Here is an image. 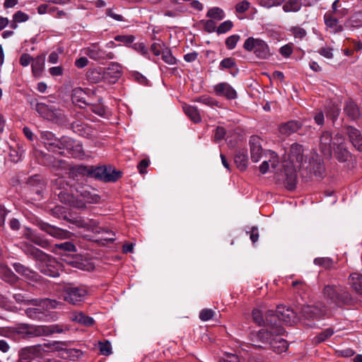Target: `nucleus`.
Masks as SVG:
<instances>
[{"mask_svg":"<svg viewBox=\"0 0 362 362\" xmlns=\"http://www.w3.org/2000/svg\"><path fill=\"white\" fill-rule=\"evenodd\" d=\"M74 224L79 227L86 228L88 230H90L95 233H105L110 234L107 230L98 226V222L94 219H84L79 218L74 221Z\"/></svg>","mask_w":362,"mask_h":362,"instance_id":"20","label":"nucleus"},{"mask_svg":"<svg viewBox=\"0 0 362 362\" xmlns=\"http://www.w3.org/2000/svg\"><path fill=\"white\" fill-rule=\"evenodd\" d=\"M240 39V36L238 35H233L227 37L226 40V45L228 49H233L235 47L237 42Z\"/></svg>","mask_w":362,"mask_h":362,"instance_id":"61","label":"nucleus"},{"mask_svg":"<svg viewBox=\"0 0 362 362\" xmlns=\"http://www.w3.org/2000/svg\"><path fill=\"white\" fill-rule=\"evenodd\" d=\"M288 32L295 40L301 41L307 36V31L300 25L292 26L288 29Z\"/></svg>","mask_w":362,"mask_h":362,"instance_id":"40","label":"nucleus"},{"mask_svg":"<svg viewBox=\"0 0 362 362\" xmlns=\"http://www.w3.org/2000/svg\"><path fill=\"white\" fill-rule=\"evenodd\" d=\"M134 40L135 37L132 35H119L115 37V40L122 42L127 46L132 44L134 41Z\"/></svg>","mask_w":362,"mask_h":362,"instance_id":"58","label":"nucleus"},{"mask_svg":"<svg viewBox=\"0 0 362 362\" xmlns=\"http://www.w3.org/2000/svg\"><path fill=\"white\" fill-rule=\"evenodd\" d=\"M121 66L116 62L112 63L104 69L105 81L108 83H115L121 76Z\"/></svg>","mask_w":362,"mask_h":362,"instance_id":"22","label":"nucleus"},{"mask_svg":"<svg viewBox=\"0 0 362 362\" xmlns=\"http://www.w3.org/2000/svg\"><path fill=\"white\" fill-rule=\"evenodd\" d=\"M195 101L203 103L209 107H221V103L216 100L215 98L210 97L209 95H202L197 98Z\"/></svg>","mask_w":362,"mask_h":362,"instance_id":"43","label":"nucleus"},{"mask_svg":"<svg viewBox=\"0 0 362 362\" xmlns=\"http://www.w3.org/2000/svg\"><path fill=\"white\" fill-rule=\"evenodd\" d=\"M234 162L238 168L245 170L247 167L248 157L246 149L239 150L235 155Z\"/></svg>","mask_w":362,"mask_h":362,"instance_id":"33","label":"nucleus"},{"mask_svg":"<svg viewBox=\"0 0 362 362\" xmlns=\"http://www.w3.org/2000/svg\"><path fill=\"white\" fill-rule=\"evenodd\" d=\"M25 237L34 244L42 248L47 249L50 245L49 242L47 239L35 233L30 229H28L27 232L25 233Z\"/></svg>","mask_w":362,"mask_h":362,"instance_id":"29","label":"nucleus"},{"mask_svg":"<svg viewBox=\"0 0 362 362\" xmlns=\"http://www.w3.org/2000/svg\"><path fill=\"white\" fill-rule=\"evenodd\" d=\"M334 333V330L332 328H327L320 333H319L315 338L314 341L317 344H320L321 342L325 341L326 339L329 338Z\"/></svg>","mask_w":362,"mask_h":362,"instance_id":"49","label":"nucleus"},{"mask_svg":"<svg viewBox=\"0 0 362 362\" xmlns=\"http://www.w3.org/2000/svg\"><path fill=\"white\" fill-rule=\"evenodd\" d=\"M324 20L327 27L332 29L334 33H339L343 30V27L339 24L337 17L331 12H327L325 14Z\"/></svg>","mask_w":362,"mask_h":362,"instance_id":"31","label":"nucleus"},{"mask_svg":"<svg viewBox=\"0 0 362 362\" xmlns=\"http://www.w3.org/2000/svg\"><path fill=\"white\" fill-rule=\"evenodd\" d=\"M200 23L204 25V30L206 32L213 33L216 30V24L214 20H202Z\"/></svg>","mask_w":362,"mask_h":362,"instance_id":"57","label":"nucleus"},{"mask_svg":"<svg viewBox=\"0 0 362 362\" xmlns=\"http://www.w3.org/2000/svg\"><path fill=\"white\" fill-rule=\"evenodd\" d=\"M41 345H42V351H45L44 348H47L48 350H52V351H59V350L62 349V346H65L66 344L64 342H62V341H54L49 342V343H45Z\"/></svg>","mask_w":362,"mask_h":362,"instance_id":"51","label":"nucleus"},{"mask_svg":"<svg viewBox=\"0 0 362 362\" xmlns=\"http://www.w3.org/2000/svg\"><path fill=\"white\" fill-rule=\"evenodd\" d=\"M25 312L29 318L35 320H42L45 317V312L40 308H29Z\"/></svg>","mask_w":362,"mask_h":362,"instance_id":"37","label":"nucleus"},{"mask_svg":"<svg viewBox=\"0 0 362 362\" xmlns=\"http://www.w3.org/2000/svg\"><path fill=\"white\" fill-rule=\"evenodd\" d=\"M88 293L86 286L67 285L63 288L62 297L68 303L78 305L86 299Z\"/></svg>","mask_w":362,"mask_h":362,"instance_id":"6","label":"nucleus"},{"mask_svg":"<svg viewBox=\"0 0 362 362\" xmlns=\"http://www.w3.org/2000/svg\"><path fill=\"white\" fill-rule=\"evenodd\" d=\"M54 248L56 250H61L67 252H75L76 250V246L71 242H64L59 244H55Z\"/></svg>","mask_w":362,"mask_h":362,"instance_id":"55","label":"nucleus"},{"mask_svg":"<svg viewBox=\"0 0 362 362\" xmlns=\"http://www.w3.org/2000/svg\"><path fill=\"white\" fill-rule=\"evenodd\" d=\"M132 49H134L137 52L142 54L144 57L150 59L149 53L148 51V48L146 47L145 44L143 42H136L132 45Z\"/></svg>","mask_w":362,"mask_h":362,"instance_id":"52","label":"nucleus"},{"mask_svg":"<svg viewBox=\"0 0 362 362\" xmlns=\"http://www.w3.org/2000/svg\"><path fill=\"white\" fill-rule=\"evenodd\" d=\"M46 336L45 325H29L28 339Z\"/></svg>","mask_w":362,"mask_h":362,"instance_id":"38","label":"nucleus"},{"mask_svg":"<svg viewBox=\"0 0 362 362\" xmlns=\"http://www.w3.org/2000/svg\"><path fill=\"white\" fill-rule=\"evenodd\" d=\"M252 316L254 322L259 326L267 327L266 330H272V325L276 323L277 319V317L274 316V312L272 310H267L264 316L260 310L254 309Z\"/></svg>","mask_w":362,"mask_h":362,"instance_id":"11","label":"nucleus"},{"mask_svg":"<svg viewBox=\"0 0 362 362\" xmlns=\"http://www.w3.org/2000/svg\"><path fill=\"white\" fill-rule=\"evenodd\" d=\"M286 0H258L260 6L267 8L280 6Z\"/></svg>","mask_w":362,"mask_h":362,"instance_id":"56","label":"nucleus"},{"mask_svg":"<svg viewBox=\"0 0 362 362\" xmlns=\"http://www.w3.org/2000/svg\"><path fill=\"white\" fill-rule=\"evenodd\" d=\"M233 68H235L237 71H238L235 59L232 57L225 58L219 64V69L221 70L231 69Z\"/></svg>","mask_w":362,"mask_h":362,"instance_id":"47","label":"nucleus"},{"mask_svg":"<svg viewBox=\"0 0 362 362\" xmlns=\"http://www.w3.org/2000/svg\"><path fill=\"white\" fill-rule=\"evenodd\" d=\"M13 267L17 273L23 275L26 279L33 281H37L38 280V274L23 264L16 262L13 264Z\"/></svg>","mask_w":362,"mask_h":362,"instance_id":"26","label":"nucleus"},{"mask_svg":"<svg viewBox=\"0 0 362 362\" xmlns=\"http://www.w3.org/2000/svg\"><path fill=\"white\" fill-rule=\"evenodd\" d=\"M251 159L257 163L259 160L262 154V148L260 139L257 136H252L250 139Z\"/></svg>","mask_w":362,"mask_h":362,"instance_id":"25","label":"nucleus"},{"mask_svg":"<svg viewBox=\"0 0 362 362\" xmlns=\"http://www.w3.org/2000/svg\"><path fill=\"white\" fill-rule=\"evenodd\" d=\"M314 263L326 269H332L334 264V261L329 257H317L314 259Z\"/></svg>","mask_w":362,"mask_h":362,"instance_id":"45","label":"nucleus"},{"mask_svg":"<svg viewBox=\"0 0 362 362\" xmlns=\"http://www.w3.org/2000/svg\"><path fill=\"white\" fill-rule=\"evenodd\" d=\"M206 16L211 19H214L216 21H221L224 18L225 13H224L222 9H221L220 8L213 7L208 11V12L206 13Z\"/></svg>","mask_w":362,"mask_h":362,"instance_id":"44","label":"nucleus"},{"mask_svg":"<svg viewBox=\"0 0 362 362\" xmlns=\"http://www.w3.org/2000/svg\"><path fill=\"white\" fill-rule=\"evenodd\" d=\"M233 23L230 21H226L220 24L217 28L216 32L218 34L226 33L233 28Z\"/></svg>","mask_w":362,"mask_h":362,"instance_id":"63","label":"nucleus"},{"mask_svg":"<svg viewBox=\"0 0 362 362\" xmlns=\"http://www.w3.org/2000/svg\"><path fill=\"white\" fill-rule=\"evenodd\" d=\"M66 330H68V328L62 325L54 324L45 325L46 336H49L54 333H62Z\"/></svg>","mask_w":362,"mask_h":362,"instance_id":"46","label":"nucleus"},{"mask_svg":"<svg viewBox=\"0 0 362 362\" xmlns=\"http://www.w3.org/2000/svg\"><path fill=\"white\" fill-rule=\"evenodd\" d=\"M288 159L291 166L300 168L303 162V148L298 144H293L290 148Z\"/></svg>","mask_w":362,"mask_h":362,"instance_id":"18","label":"nucleus"},{"mask_svg":"<svg viewBox=\"0 0 362 362\" xmlns=\"http://www.w3.org/2000/svg\"><path fill=\"white\" fill-rule=\"evenodd\" d=\"M42 345L26 346L20 350L17 362H33L35 357L42 354Z\"/></svg>","mask_w":362,"mask_h":362,"instance_id":"14","label":"nucleus"},{"mask_svg":"<svg viewBox=\"0 0 362 362\" xmlns=\"http://www.w3.org/2000/svg\"><path fill=\"white\" fill-rule=\"evenodd\" d=\"M31 105L40 116L45 119L55 123L62 122L64 120V116L62 111L57 109L53 105H47L41 102H36L35 104L32 103Z\"/></svg>","mask_w":362,"mask_h":362,"instance_id":"9","label":"nucleus"},{"mask_svg":"<svg viewBox=\"0 0 362 362\" xmlns=\"http://www.w3.org/2000/svg\"><path fill=\"white\" fill-rule=\"evenodd\" d=\"M214 90L216 95L225 97L228 100H234L238 96L236 90L226 82L218 83L214 86Z\"/></svg>","mask_w":362,"mask_h":362,"instance_id":"17","label":"nucleus"},{"mask_svg":"<svg viewBox=\"0 0 362 362\" xmlns=\"http://www.w3.org/2000/svg\"><path fill=\"white\" fill-rule=\"evenodd\" d=\"M86 76L88 80L94 83H99L103 80L105 81V74H104V69L101 67H98L95 69H90L87 74Z\"/></svg>","mask_w":362,"mask_h":362,"instance_id":"34","label":"nucleus"},{"mask_svg":"<svg viewBox=\"0 0 362 362\" xmlns=\"http://www.w3.org/2000/svg\"><path fill=\"white\" fill-rule=\"evenodd\" d=\"M53 187L56 189L59 190L57 195L62 202L72 204L73 197L70 194L66 192L69 185L63 177H58L55 179L53 182Z\"/></svg>","mask_w":362,"mask_h":362,"instance_id":"16","label":"nucleus"},{"mask_svg":"<svg viewBox=\"0 0 362 362\" xmlns=\"http://www.w3.org/2000/svg\"><path fill=\"white\" fill-rule=\"evenodd\" d=\"M296 168H298V167L291 166L289 165H286V166L284 168V173L286 176L284 180V185L285 187L289 190L293 189L296 185Z\"/></svg>","mask_w":362,"mask_h":362,"instance_id":"24","label":"nucleus"},{"mask_svg":"<svg viewBox=\"0 0 362 362\" xmlns=\"http://www.w3.org/2000/svg\"><path fill=\"white\" fill-rule=\"evenodd\" d=\"M57 150L56 153L62 154V150L71 151V155L74 157L82 156L83 148L79 144H75V141L67 136H62L58 140Z\"/></svg>","mask_w":362,"mask_h":362,"instance_id":"12","label":"nucleus"},{"mask_svg":"<svg viewBox=\"0 0 362 362\" xmlns=\"http://www.w3.org/2000/svg\"><path fill=\"white\" fill-rule=\"evenodd\" d=\"M70 174L72 176L77 174L88 175L91 177L104 181L105 182H115L122 177V172L112 168L111 166H98L87 168L83 165L72 168L70 169Z\"/></svg>","mask_w":362,"mask_h":362,"instance_id":"3","label":"nucleus"},{"mask_svg":"<svg viewBox=\"0 0 362 362\" xmlns=\"http://www.w3.org/2000/svg\"><path fill=\"white\" fill-rule=\"evenodd\" d=\"M302 124L296 120H291L279 127V132L284 136H289L300 129Z\"/></svg>","mask_w":362,"mask_h":362,"instance_id":"28","label":"nucleus"},{"mask_svg":"<svg viewBox=\"0 0 362 362\" xmlns=\"http://www.w3.org/2000/svg\"><path fill=\"white\" fill-rule=\"evenodd\" d=\"M161 58L165 63L170 65H174L177 62L175 57L172 54L171 50L167 47H165L162 50Z\"/></svg>","mask_w":362,"mask_h":362,"instance_id":"48","label":"nucleus"},{"mask_svg":"<svg viewBox=\"0 0 362 362\" xmlns=\"http://www.w3.org/2000/svg\"><path fill=\"white\" fill-rule=\"evenodd\" d=\"M346 134L350 143L358 151H362V134L360 130L349 125L345 127Z\"/></svg>","mask_w":362,"mask_h":362,"instance_id":"19","label":"nucleus"},{"mask_svg":"<svg viewBox=\"0 0 362 362\" xmlns=\"http://www.w3.org/2000/svg\"><path fill=\"white\" fill-rule=\"evenodd\" d=\"M45 61V55L40 54L33 58L32 61V73L35 78H38L42 73Z\"/></svg>","mask_w":362,"mask_h":362,"instance_id":"30","label":"nucleus"},{"mask_svg":"<svg viewBox=\"0 0 362 362\" xmlns=\"http://www.w3.org/2000/svg\"><path fill=\"white\" fill-rule=\"evenodd\" d=\"M75 320L86 326H90L94 322V320L92 317L86 316L81 313L76 315Z\"/></svg>","mask_w":362,"mask_h":362,"instance_id":"53","label":"nucleus"},{"mask_svg":"<svg viewBox=\"0 0 362 362\" xmlns=\"http://www.w3.org/2000/svg\"><path fill=\"white\" fill-rule=\"evenodd\" d=\"M0 277L10 284H13L18 281V276L4 264L0 265Z\"/></svg>","mask_w":362,"mask_h":362,"instance_id":"35","label":"nucleus"},{"mask_svg":"<svg viewBox=\"0 0 362 362\" xmlns=\"http://www.w3.org/2000/svg\"><path fill=\"white\" fill-rule=\"evenodd\" d=\"M302 4L299 0H288L283 5V10L286 13L298 12L300 10Z\"/></svg>","mask_w":362,"mask_h":362,"instance_id":"41","label":"nucleus"},{"mask_svg":"<svg viewBox=\"0 0 362 362\" xmlns=\"http://www.w3.org/2000/svg\"><path fill=\"white\" fill-rule=\"evenodd\" d=\"M29 324H21L16 328V332L24 339H28Z\"/></svg>","mask_w":362,"mask_h":362,"instance_id":"60","label":"nucleus"},{"mask_svg":"<svg viewBox=\"0 0 362 362\" xmlns=\"http://www.w3.org/2000/svg\"><path fill=\"white\" fill-rule=\"evenodd\" d=\"M319 148L320 152L327 158H330L332 151L340 163L348 161L351 158V153L348 150L344 136L337 132L334 136L329 131H324L320 136Z\"/></svg>","mask_w":362,"mask_h":362,"instance_id":"1","label":"nucleus"},{"mask_svg":"<svg viewBox=\"0 0 362 362\" xmlns=\"http://www.w3.org/2000/svg\"><path fill=\"white\" fill-rule=\"evenodd\" d=\"M40 139L48 151L54 153L57 152L59 139H57L52 132L49 131L41 132Z\"/></svg>","mask_w":362,"mask_h":362,"instance_id":"23","label":"nucleus"},{"mask_svg":"<svg viewBox=\"0 0 362 362\" xmlns=\"http://www.w3.org/2000/svg\"><path fill=\"white\" fill-rule=\"evenodd\" d=\"M40 305L43 308H46L47 309H53L57 308L58 305H61L62 303L57 301L56 300L45 298L40 300Z\"/></svg>","mask_w":362,"mask_h":362,"instance_id":"54","label":"nucleus"},{"mask_svg":"<svg viewBox=\"0 0 362 362\" xmlns=\"http://www.w3.org/2000/svg\"><path fill=\"white\" fill-rule=\"evenodd\" d=\"M346 26L359 28L362 26V10L355 12L346 21Z\"/></svg>","mask_w":362,"mask_h":362,"instance_id":"39","label":"nucleus"},{"mask_svg":"<svg viewBox=\"0 0 362 362\" xmlns=\"http://www.w3.org/2000/svg\"><path fill=\"white\" fill-rule=\"evenodd\" d=\"M71 128L74 132L86 138L90 137L93 134L90 127L78 121L71 124Z\"/></svg>","mask_w":362,"mask_h":362,"instance_id":"32","label":"nucleus"},{"mask_svg":"<svg viewBox=\"0 0 362 362\" xmlns=\"http://www.w3.org/2000/svg\"><path fill=\"white\" fill-rule=\"evenodd\" d=\"M83 53L90 59L101 62L107 59H113L115 55L113 52H107L99 45V42L92 43L83 49Z\"/></svg>","mask_w":362,"mask_h":362,"instance_id":"10","label":"nucleus"},{"mask_svg":"<svg viewBox=\"0 0 362 362\" xmlns=\"http://www.w3.org/2000/svg\"><path fill=\"white\" fill-rule=\"evenodd\" d=\"M37 226L40 230L57 239H67L69 238L71 235V233L69 231L52 226L46 222L40 221L37 223Z\"/></svg>","mask_w":362,"mask_h":362,"instance_id":"13","label":"nucleus"},{"mask_svg":"<svg viewBox=\"0 0 362 362\" xmlns=\"http://www.w3.org/2000/svg\"><path fill=\"white\" fill-rule=\"evenodd\" d=\"M243 48L247 52H252L260 59H267L272 55L267 43L259 38H247L243 44Z\"/></svg>","mask_w":362,"mask_h":362,"instance_id":"8","label":"nucleus"},{"mask_svg":"<svg viewBox=\"0 0 362 362\" xmlns=\"http://www.w3.org/2000/svg\"><path fill=\"white\" fill-rule=\"evenodd\" d=\"M215 312L211 309H203L199 313V318L202 321H208L213 318Z\"/></svg>","mask_w":362,"mask_h":362,"instance_id":"59","label":"nucleus"},{"mask_svg":"<svg viewBox=\"0 0 362 362\" xmlns=\"http://www.w3.org/2000/svg\"><path fill=\"white\" fill-rule=\"evenodd\" d=\"M185 113L190 118L192 121L198 123L201 121V116L198 109L192 105H185L183 106Z\"/></svg>","mask_w":362,"mask_h":362,"instance_id":"36","label":"nucleus"},{"mask_svg":"<svg viewBox=\"0 0 362 362\" xmlns=\"http://www.w3.org/2000/svg\"><path fill=\"white\" fill-rule=\"evenodd\" d=\"M274 316L277 317L276 323L272 325V331L276 334H283L284 329L281 325V322H284L286 325H291L297 320L296 313L285 306L281 305L276 308Z\"/></svg>","mask_w":362,"mask_h":362,"instance_id":"7","label":"nucleus"},{"mask_svg":"<svg viewBox=\"0 0 362 362\" xmlns=\"http://www.w3.org/2000/svg\"><path fill=\"white\" fill-rule=\"evenodd\" d=\"M327 309L325 306L303 305L300 308V313L306 319H319L326 315Z\"/></svg>","mask_w":362,"mask_h":362,"instance_id":"15","label":"nucleus"},{"mask_svg":"<svg viewBox=\"0 0 362 362\" xmlns=\"http://www.w3.org/2000/svg\"><path fill=\"white\" fill-rule=\"evenodd\" d=\"M340 107L338 106V105L336 104H331L327 109V115L331 117L333 119H336L339 112H340Z\"/></svg>","mask_w":362,"mask_h":362,"instance_id":"62","label":"nucleus"},{"mask_svg":"<svg viewBox=\"0 0 362 362\" xmlns=\"http://www.w3.org/2000/svg\"><path fill=\"white\" fill-rule=\"evenodd\" d=\"M76 192L78 197L89 204L98 203L100 199L98 194L90 192L88 186L78 185L76 187Z\"/></svg>","mask_w":362,"mask_h":362,"instance_id":"21","label":"nucleus"},{"mask_svg":"<svg viewBox=\"0 0 362 362\" xmlns=\"http://www.w3.org/2000/svg\"><path fill=\"white\" fill-rule=\"evenodd\" d=\"M344 111L346 116L351 120L357 119L361 115L358 106L352 100H348L345 102Z\"/></svg>","mask_w":362,"mask_h":362,"instance_id":"27","label":"nucleus"},{"mask_svg":"<svg viewBox=\"0 0 362 362\" xmlns=\"http://www.w3.org/2000/svg\"><path fill=\"white\" fill-rule=\"evenodd\" d=\"M21 249L25 255L34 259L37 262V266L42 273L51 277L59 276V273L58 269L52 266V263L54 262V259L50 255L33 245L28 243H23Z\"/></svg>","mask_w":362,"mask_h":362,"instance_id":"2","label":"nucleus"},{"mask_svg":"<svg viewBox=\"0 0 362 362\" xmlns=\"http://www.w3.org/2000/svg\"><path fill=\"white\" fill-rule=\"evenodd\" d=\"M281 335L275 334L272 330L261 329L256 335L257 340L260 344L254 346L259 349H269L276 354H281L287 350L288 343L281 337Z\"/></svg>","mask_w":362,"mask_h":362,"instance_id":"4","label":"nucleus"},{"mask_svg":"<svg viewBox=\"0 0 362 362\" xmlns=\"http://www.w3.org/2000/svg\"><path fill=\"white\" fill-rule=\"evenodd\" d=\"M86 93L81 88H76L73 90L71 95L72 100L74 103H81L84 105H88L86 102Z\"/></svg>","mask_w":362,"mask_h":362,"instance_id":"42","label":"nucleus"},{"mask_svg":"<svg viewBox=\"0 0 362 362\" xmlns=\"http://www.w3.org/2000/svg\"><path fill=\"white\" fill-rule=\"evenodd\" d=\"M219 362H240L239 357L233 354H226L224 356L220 358Z\"/></svg>","mask_w":362,"mask_h":362,"instance_id":"64","label":"nucleus"},{"mask_svg":"<svg viewBox=\"0 0 362 362\" xmlns=\"http://www.w3.org/2000/svg\"><path fill=\"white\" fill-rule=\"evenodd\" d=\"M322 295L328 304L337 307L349 305L353 300L346 288L341 285H325L322 289Z\"/></svg>","mask_w":362,"mask_h":362,"instance_id":"5","label":"nucleus"},{"mask_svg":"<svg viewBox=\"0 0 362 362\" xmlns=\"http://www.w3.org/2000/svg\"><path fill=\"white\" fill-rule=\"evenodd\" d=\"M13 297L16 302L19 303H24L25 305H38L37 300L28 299L26 296L20 293L13 294Z\"/></svg>","mask_w":362,"mask_h":362,"instance_id":"50","label":"nucleus"}]
</instances>
